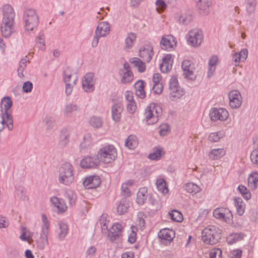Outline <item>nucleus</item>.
<instances>
[{
	"label": "nucleus",
	"mask_w": 258,
	"mask_h": 258,
	"mask_svg": "<svg viewBox=\"0 0 258 258\" xmlns=\"http://www.w3.org/2000/svg\"><path fill=\"white\" fill-rule=\"evenodd\" d=\"M2 11L3 17L1 27V32L4 37L8 38L15 32V13L12 7L9 5H4Z\"/></svg>",
	"instance_id": "nucleus-1"
},
{
	"label": "nucleus",
	"mask_w": 258,
	"mask_h": 258,
	"mask_svg": "<svg viewBox=\"0 0 258 258\" xmlns=\"http://www.w3.org/2000/svg\"><path fill=\"white\" fill-rule=\"evenodd\" d=\"M221 237V230L217 226L210 225L202 231V239L207 244L218 243Z\"/></svg>",
	"instance_id": "nucleus-2"
},
{
	"label": "nucleus",
	"mask_w": 258,
	"mask_h": 258,
	"mask_svg": "<svg viewBox=\"0 0 258 258\" xmlns=\"http://www.w3.org/2000/svg\"><path fill=\"white\" fill-rule=\"evenodd\" d=\"M74 168L69 162L61 164L59 168L58 180L59 183L66 185H70L74 180Z\"/></svg>",
	"instance_id": "nucleus-3"
},
{
	"label": "nucleus",
	"mask_w": 258,
	"mask_h": 258,
	"mask_svg": "<svg viewBox=\"0 0 258 258\" xmlns=\"http://www.w3.org/2000/svg\"><path fill=\"white\" fill-rule=\"evenodd\" d=\"M23 19L25 31H32L39 23V18L36 11L33 9H27L23 13Z\"/></svg>",
	"instance_id": "nucleus-4"
},
{
	"label": "nucleus",
	"mask_w": 258,
	"mask_h": 258,
	"mask_svg": "<svg viewBox=\"0 0 258 258\" xmlns=\"http://www.w3.org/2000/svg\"><path fill=\"white\" fill-rule=\"evenodd\" d=\"M117 156L116 150L112 145L105 146L99 149L97 154L98 162L109 163L114 160Z\"/></svg>",
	"instance_id": "nucleus-5"
},
{
	"label": "nucleus",
	"mask_w": 258,
	"mask_h": 258,
	"mask_svg": "<svg viewBox=\"0 0 258 258\" xmlns=\"http://www.w3.org/2000/svg\"><path fill=\"white\" fill-rule=\"evenodd\" d=\"M162 114V108L155 103L150 104L145 109V116L149 124L156 123Z\"/></svg>",
	"instance_id": "nucleus-6"
},
{
	"label": "nucleus",
	"mask_w": 258,
	"mask_h": 258,
	"mask_svg": "<svg viewBox=\"0 0 258 258\" xmlns=\"http://www.w3.org/2000/svg\"><path fill=\"white\" fill-rule=\"evenodd\" d=\"M203 32L198 29H194L190 30L187 34L188 44L194 46H199L203 40Z\"/></svg>",
	"instance_id": "nucleus-7"
},
{
	"label": "nucleus",
	"mask_w": 258,
	"mask_h": 258,
	"mask_svg": "<svg viewBox=\"0 0 258 258\" xmlns=\"http://www.w3.org/2000/svg\"><path fill=\"white\" fill-rule=\"evenodd\" d=\"M95 79L92 73H87L82 79V88L86 92H92L95 90Z\"/></svg>",
	"instance_id": "nucleus-8"
},
{
	"label": "nucleus",
	"mask_w": 258,
	"mask_h": 258,
	"mask_svg": "<svg viewBox=\"0 0 258 258\" xmlns=\"http://www.w3.org/2000/svg\"><path fill=\"white\" fill-rule=\"evenodd\" d=\"M211 119L212 121L225 120L228 117L229 113L227 110L223 108L211 109L209 114Z\"/></svg>",
	"instance_id": "nucleus-9"
},
{
	"label": "nucleus",
	"mask_w": 258,
	"mask_h": 258,
	"mask_svg": "<svg viewBox=\"0 0 258 258\" xmlns=\"http://www.w3.org/2000/svg\"><path fill=\"white\" fill-rule=\"evenodd\" d=\"M229 105L233 109L240 107L242 103V97L239 91L234 90L229 93Z\"/></svg>",
	"instance_id": "nucleus-10"
},
{
	"label": "nucleus",
	"mask_w": 258,
	"mask_h": 258,
	"mask_svg": "<svg viewBox=\"0 0 258 258\" xmlns=\"http://www.w3.org/2000/svg\"><path fill=\"white\" fill-rule=\"evenodd\" d=\"M181 67L183 71L185 78L194 80L195 79L194 64L189 60H184L182 61Z\"/></svg>",
	"instance_id": "nucleus-11"
},
{
	"label": "nucleus",
	"mask_w": 258,
	"mask_h": 258,
	"mask_svg": "<svg viewBox=\"0 0 258 258\" xmlns=\"http://www.w3.org/2000/svg\"><path fill=\"white\" fill-rule=\"evenodd\" d=\"M139 54L143 60L149 62L154 54L153 47L149 43L145 44L140 48Z\"/></svg>",
	"instance_id": "nucleus-12"
},
{
	"label": "nucleus",
	"mask_w": 258,
	"mask_h": 258,
	"mask_svg": "<svg viewBox=\"0 0 258 258\" xmlns=\"http://www.w3.org/2000/svg\"><path fill=\"white\" fill-rule=\"evenodd\" d=\"M176 45L175 38L172 35L163 36L160 41V46L162 49L170 51Z\"/></svg>",
	"instance_id": "nucleus-13"
},
{
	"label": "nucleus",
	"mask_w": 258,
	"mask_h": 258,
	"mask_svg": "<svg viewBox=\"0 0 258 258\" xmlns=\"http://www.w3.org/2000/svg\"><path fill=\"white\" fill-rule=\"evenodd\" d=\"M213 216L216 219H223L226 222H229L232 218L231 211L227 208H219L213 211Z\"/></svg>",
	"instance_id": "nucleus-14"
},
{
	"label": "nucleus",
	"mask_w": 258,
	"mask_h": 258,
	"mask_svg": "<svg viewBox=\"0 0 258 258\" xmlns=\"http://www.w3.org/2000/svg\"><path fill=\"white\" fill-rule=\"evenodd\" d=\"M2 111L3 112L2 114V120L0 124V132L4 128V124L5 123H7L8 129L12 131L13 129L14 126L13 116L11 112H10V111L3 112V109H2Z\"/></svg>",
	"instance_id": "nucleus-15"
},
{
	"label": "nucleus",
	"mask_w": 258,
	"mask_h": 258,
	"mask_svg": "<svg viewBox=\"0 0 258 258\" xmlns=\"http://www.w3.org/2000/svg\"><path fill=\"white\" fill-rule=\"evenodd\" d=\"M175 232L167 228L161 229L158 233V237L161 239L162 242H170L175 237Z\"/></svg>",
	"instance_id": "nucleus-16"
},
{
	"label": "nucleus",
	"mask_w": 258,
	"mask_h": 258,
	"mask_svg": "<svg viewBox=\"0 0 258 258\" xmlns=\"http://www.w3.org/2000/svg\"><path fill=\"white\" fill-rule=\"evenodd\" d=\"M101 179L98 176L93 175L86 178L83 182V185L88 189L95 188L101 184Z\"/></svg>",
	"instance_id": "nucleus-17"
},
{
	"label": "nucleus",
	"mask_w": 258,
	"mask_h": 258,
	"mask_svg": "<svg viewBox=\"0 0 258 258\" xmlns=\"http://www.w3.org/2000/svg\"><path fill=\"white\" fill-rule=\"evenodd\" d=\"M80 165L83 168H93L99 165V162L97 158L89 156L81 160Z\"/></svg>",
	"instance_id": "nucleus-18"
},
{
	"label": "nucleus",
	"mask_w": 258,
	"mask_h": 258,
	"mask_svg": "<svg viewBox=\"0 0 258 258\" xmlns=\"http://www.w3.org/2000/svg\"><path fill=\"white\" fill-rule=\"evenodd\" d=\"M122 228V225L119 223H115L112 225L108 233V237L111 241H113L119 237Z\"/></svg>",
	"instance_id": "nucleus-19"
},
{
	"label": "nucleus",
	"mask_w": 258,
	"mask_h": 258,
	"mask_svg": "<svg viewBox=\"0 0 258 258\" xmlns=\"http://www.w3.org/2000/svg\"><path fill=\"white\" fill-rule=\"evenodd\" d=\"M163 62L160 65V68L163 73H167L171 70L172 67V55L168 54L165 55L162 59Z\"/></svg>",
	"instance_id": "nucleus-20"
},
{
	"label": "nucleus",
	"mask_w": 258,
	"mask_h": 258,
	"mask_svg": "<svg viewBox=\"0 0 258 258\" xmlns=\"http://www.w3.org/2000/svg\"><path fill=\"white\" fill-rule=\"evenodd\" d=\"M110 26L107 22H100L96 27L95 33L96 35L104 37L109 33Z\"/></svg>",
	"instance_id": "nucleus-21"
},
{
	"label": "nucleus",
	"mask_w": 258,
	"mask_h": 258,
	"mask_svg": "<svg viewBox=\"0 0 258 258\" xmlns=\"http://www.w3.org/2000/svg\"><path fill=\"white\" fill-rule=\"evenodd\" d=\"M123 107L120 103L114 104L111 108V115L112 119L115 122L120 121Z\"/></svg>",
	"instance_id": "nucleus-22"
},
{
	"label": "nucleus",
	"mask_w": 258,
	"mask_h": 258,
	"mask_svg": "<svg viewBox=\"0 0 258 258\" xmlns=\"http://www.w3.org/2000/svg\"><path fill=\"white\" fill-rule=\"evenodd\" d=\"M248 51L246 49H242L239 52L235 53L232 57V60L235 62V66H238L240 61H244L247 58Z\"/></svg>",
	"instance_id": "nucleus-23"
},
{
	"label": "nucleus",
	"mask_w": 258,
	"mask_h": 258,
	"mask_svg": "<svg viewBox=\"0 0 258 258\" xmlns=\"http://www.w3.org/2000/svg\"><path fill=\"white\" fill-rule=\"evenodd\" d=\"M130 207V201L126 198H123L120 200L117 207V212L118 214L122 215L127 211Z\"/></svg>",
	"instance_id": "nucleus-24"
},
{
	"label": "nucleus",
	"mask_w": 258,
	"mask_h": 258,
	"mask_svg": "<svg viewBox=\"0 0 258 258\" xmlns=\"http://www.w3.org/2000/svg\"><path fill=\"white\" fill-rule=\"evenodd\" d=\"M144 81L138 80L134 85L136 95L141 99H143L146 97V93L144 91Z\"/></svg>",
	"instance_id": "nucleus-25"
},
{
	"label": "nucleus",
	"mask_w": 258,
	"mask_h": 258,
	"mask_svg": "<svg viewBox=\"0 0 258 258\" xmlns=\"http://www.w3.org/2000/svg\"><path fill=\"white\" fill-rule=\"evenodd\" d=\"M148 192L146 187L140 188L137 193V202L140 205H143L148 198Z\"/></svg>",
	"instance_id": "nucleus-26"
},
{
	"label": "nucleus",
	"mask_w": 258,
	"mask_h": 258,
	"mask_svg": "<svg viewBox=\"0 0 258 258\" xmlns=\"http://www.w3.org/2000/svg\"><path fill=\"white\" fill-rule=\"evenodd\" d=\"M69 137L70 134L67 130L63 129L61 131L58 143V146L60 148H64L68 144L69 142Z\"/></svg>",
	"instance_id": "nucleus-27"
},
{
	"label": "nucleus",
	"mask_w": 258,
	"mask_h": 258,
	"mask_svg": "<svg viewBox=\"0 0 258 258\" xmlns=\"http://www.w3.org/2000/svg\"><path fill=\"white\" fill-rule=\"evenodd\" d=\"M57 238L59 240H62L68 232V225L63 222L59 224V229L57 230Z\"/></svg>",
	"instance_id": "nucleus-28"
},
{
	"label": "nucleus",
	"mask_w": 258,
	"mask_h": 258,
	"mask_svg": "<svg viewBox=\"0 0 258 258\" xmlns=\"http://www.w3.org/2000/svg\"><path fill=\"white\" fill-rule=\"evenodd\" d=\"M136 34L134 33L131 32L128 34L127 36L124 41V50H128L132 48L136 40Z\"/></svg>",
	"instance_id": "nucleus-29"
},
{
	"label": "nucleus",
	"mask_w": 258,
	"mask_h": 258,
	"mask_svg": "<svg viewBox=\"0 0 258 258\" xmlns=\"http://www.w3.org/2000/svg\"><path fill=\"white\" fill-rule=\"evenodd\" d=\"M225 154L224 150L222 148L214 149L209 153V158L213 160H216L222 157Z\"/></svg>",
	"instance_id": "nucleus-30"
},
{
	"label": "nucleus",
	"mask_w": 258,
	"mask_h": 258,
	"mask_svg": "<svg viewBox=\"0 0 258 258\" xmlns=\"http://www.w3.org/2000/svg\"><path fill=\"white\" fill-rule=\"evenodd\" d=\"M130 62L134 67L138 68V71L143 73L145 71L146 65L140 59L137 57H133L130 59Z\"/></svg>",
	"instance_id": "nucleus-31"
},
{
	"label": "nucleus",
	"mask_w": 258,
	"mask_h": 258,
	"mask_svg": "<svg viewBox=\"0 0 258 258\" xmlns=\"http://www.w3.org/2000/svg\"><path fill=\"white\" fill-rule=\"evenodd\" d=\"M78 106L76 104L69 103L66 104L63 109V113L65 116L70 117L73 113L77 111Z\"/></svg>",
	"instance_id": "nucleus-32"
},
{
	"label": "nucleus",
	"mask_w": 258,
	"mask_h": 258,
	"mask_svg": "<svg viewBox=\"0 0 258 258\" xmlns=\"http://www.w3.org/2000/svg\"><path fill=\"white\" fill-rule=\"evenodd\" d=\"M170 91V98L174 101L180 98L184 94L183 89L180 87L176 88L175 89H171Z\"/></svg>",
	"instance_id": "nucleus-33"
},
{
	"label": "nucleus",
	"mask_w": 258,
	"mask_h": 258,
	"mask_svg": "<svg viewBox=\"0 0 258 258\" xmlns=\"http://www.w3.org/2000/svg\"><path fill=\"white\" fill-rule=\"evenodd\" d=\"M138 144L137 138L133 135L129 136L125 142V146L130 149L136 148Z\"/></svg>",
	"instance_id": "nucleus-34"
},
{
	"label": "nucleus",
	"mask_w": 258,
	"mask_h": 258,
	"mask_svg": "<svg viewBox=\"0 0 258 258\" xmlns=\"http://www.w3.org/2000/svg\"><path fill=\"white\" fill-rule=\"evenodd\" d=\"M258 173L253 172L251 173L248 179V185L252 188L256 189L257 186Z\"/></svg>",
	"instance_id": "nucleus-35"
},
{
	"label": "nucleus",
	"mask_w": 258,
	"mask_h": 258,
	"mask_svg": "<svg viewBox=\"0 0 258 258\" xmlns=\"http://www.w3.org/2000/svg\"><path fill=\"white\" fill-rule=\"evenodd\" d=\"M234 204L238 215H242L244 213L245 208V205L242 199L239 198H235L234 199Z\"/></svg>",
	"instance_id": "nucleus-36"
},
{
	"label": "nucleus",
	"mask_w": 258,
	"mask_h": 258,
	"mask_svg": "<svg viewBox=\"0 0 258 258\" xmlns=\"http://www.w3.org/2000/svg\"><path fill=\"white\" fill-rule=\"evenodd\" d=\"M27 62H29V60H28L26 56L25 58H22L20 61L19 67L18 68L17 72L18 76L20 78L24 77L23 71L27 66Z\"/></svg>",
	"instance_id": "nucleus-37"
},
{
	"label": "nucleus",
	"mask_w": 258,
	"mask_h": 258,
	"mask_svg": "<svg viewBox=\"0 0 258 258\" xmlns=\"http://www.w3.org/2000/svg\"><path fill=\"white\" fill-rule=\"evenodd\" d=\"M16 195L22 201H26L28 199L26 195V191L24 187L18 185L16 186Z\"/></svg>",
	"instance_id": "nucleus-38"
},
{
	"label": "nucleus",
	"mask_w": 258,
	"mask_h": 258,
	"mask_svg": "<svg viewBox=\"0 0 258 258\" xmlns=\"http://www.w3.org/2000/svg\"><path fill=\"white\" fill-rule=\"evenodd\" d=\"M185 189L187 192L192 194H196L201 190V188L197 184L190 182L185 184Z\"/></svg>",
	"instance_id": "nucleus-39"
},
{
	"label": "nucleus",
	"mask_w": 258,
	"mask_h": 258,
	"mask_svg": "<svg viewBox=\"0 0 258 258\" xmlns=\"http://www.w3.org/2000/svg\"><path fill=\"white\" fill-rule=\"evenodd\" d=\"M65 197L68 199L71 206L74 205L76 201V195L71 189L66 190Z\"/></svg>",
	"instance_id": "nucleus-40"
},
{
	"label": "nucleus",
	"mask_w": 258,
	"mask_h": 258,
	"mask_svg": "<svg viewBox=\"0 0 258 258\" xmlns=\"http://www.w3.org/2000/svg\"><path fill=\"white\" fill-rule=\"evenodd\" d=\"M224 136V133L222 132L212 133L210 134L208 140L211 142H217Z\"/></svg>",
	"instance_id": "nucleus-41"
},
{
	"label": "nucleus",
	"mask_w": 258,
	"mask_h": 258,
	"mask_svg": "<svg viewBox=\"0 0 258 258\" xmlns=\"http://www.w3.org/2000/svg\"><path fill=\"white\" fill-rule=\"evenodd\" d=\"M43 122L45 123L46 130H52L55 124V119L52 116H46Z\"/></svg>",
	"instance_id": "nucleus-42"
},
{
	"label": "nucleus",
	"mask_w": 258,
	"mask_h": 258,
	"mask_svg": "<svg viewBox=\"0 0 258 258\" xmlns=\"http://www.w3.org/2000/svg\"><path fill=\"white\" fill-rule=\"evenodd\" d=\"M63 80L64 83L72 82L73 77V73L70 67H67L63 71ZM75 76H76L75 75Z\"/></svg>",
	"instance_id": "nucleus-43"
},
{
	"label": "nucleus",
	"mask_w": 258,
	"mask_h": 258,
	"mask_svg": "<svg viewBox=\"0 0 258 258\" xmlns=\"http://www.w3.org/2000/svg\"><path fill=\"white\" fill-rule=\"evenodd\" d=\"M2 103L4 105V112H8L12 106L13 102L10 97H4L2 99Z\"/></svg>",
	"instance_id": "nucleus-44"
},
{
	"label": "nucleus",
	"mask_w": 258,
	"mask_h": 258,
	"mask_svg": "<svg viewBox=\"0 0 258 258\" xmlns=\"http://www.w3.org/2000/svg\"><path fill=\"white\" fill-rule=\"evenodd\" d=\"M77 81V77L74 76L73 78L72 81L69 83H66V93L67 95H70L73 91L74 86L76 84Z\"/></svg>",
	"instance_id": "nucleus-45"
},
{
	"label": "nucleus",
	"mask_w": 258,
	"mask_h": 258,
	"mask_svg": "<svg viewBox=\"0 0 258 258\" xmlns=\"http://www.w3.org/2000/svg\"><path fill=\"white\" fill-rule=\"evenodd\" d=\"M163 154L162 149L155 148L153 153L149 155V158L152 160H158L161 158Z\"/></svg>",
	"instance_id": "nucleus-46"
},
{
	"label": "nucleus",
	"mask_w": 258,
	"mask_h": 258,
	"mask_svg": "<svg viewBox=\"0 0 258 258\" xmlns=\"http://www.w3.org/2000/svg\"><path fill=\"white\" fill-rule=\"evenodd\" d=\"M256 5L255 0H246V9L249 14H251L254 12Z\"/></svg>",
	"instance_id": "nucleus-47"
},
{
	"label": "nucleus",
	"mask_w": 258,
	"mask_h": 258,
	"mask_svg": "<svg viewBox=\"0 0 258 258\" xmlns=\"http://www.w3.org/2000/svg\"><path fill=\"white\" fill-rule=\"evenodd\" d=\"M169 216L174 221L180 222L182 220V214L177 210H173L169 212Z\"/></svg>",
	"instance_id": "nucleus-48"
},
{
	"label": "nucleus",
	"mask_w": 258,
	"mask_h": 258,
	"mask_svg": "<svg viewBox=\"0 0 258 258\" xmlns=\"http://www.w3.org/2000/svg\"><path fill=\"white\" fill-rule=\"evenodd\" d=\"M36 42L38 44V47L42 49H45V38L43 33L40 32L36 38Z\"/></svg>",
	"instance_id": "nucleus-49"
},
{
	"label": "nucleus",
	"mask_w": 258,
	"mask_h": 258,
	"mask_svg": "<svg viewBox=\"0 0 258 258\" xmlns=\"http://www.w3.org/2000/svg\"><path fill=\"white\" fill-rule=\"evenodd\" d=\"M237 189L245 199L248 200L250 199L251 194L245 186L240 185Z\"/></svg>",
	"instance_id": "nucleus-50"
},
{
	"label": "nucleus",
	"mask_w": 258,
	"mask_h": 258,
	"mask_svg": "<svg viewBox=\"0 0 258 258\" xmlns=\"http://www.w3.org/2000/svg\"><path fill=\"white\" fill-rule=\"evenodd\" d=\"M90 123L93 127L97 128L102 126L103 122L101 118L93 116L90 120Z\"/></svg>",
	"instance_id": "nucleus-51"
},
{
	"label": "nucleus",
	"mask_w": 258,
	"mask_h": 258,
	"mask_svg": "<svg viewBox=\"0 0 258 258\" xmlns=\"http://www.w3.org/2000/svg\"><path fill=\"white\" fill-rule=\"evenodd\" d=\"M133 78L134 75L131 71H125L121 80V82L122 84L128 83L133 80Z\"/></svg>",
	"instance_id": "nucleus-52"
},
{
	"label": "nucleus",
	"mask_w": 258,
	"mask_h": 258,
	"mask_svg": "<svg viewBox=\"0 0 258 258\" xmlns=\"http://www.w3.org/2000/svg\"><path fill=\"white\" fill-rule=\"evenodd\" d=\"M180 24L184 25L189 24L192 20V17L189 15L180 16L178 19Z\"/></svg>",
	"instance_id": "nucleus-53"
},
{
	"label": "nucleus",
	"mask_w": 258,
	"mask_h": 258,
	"mask_svg": "<svg viewBox=\"0 0 258 258\" xmlns=\"http://www.w3.org/2000/svg\"><path fill=\"white\" fill-rule=\"evenodd\" d=\"M149 201L151 205L156 210H159L161 208V205L159 200L156 199L153 196H151L149 198Z\"/></svg>",
	"instance_id": "nucleus-54"
},
{
	"label": "nucleus",
	"mask_w": 258,
	"mask_h": 258,
	"mask_svg": "<svg viewBox=\"0 0 258 258\" xmlns=\"http://www.w3.org/2000/svg\"><path fill=\"white\" fill-rule=\"evenodd\" d=\"M197 6L200 9L203 10V14H206L208 13V9L209 7L211 6V3L210 1L207 0L204 4V6H203V8H202V0H199L198 2H197Z\"/></svg>",
	"instance_id": "nucleus-55"
},
{
	"label": "nucleus",
	"mask_w": 258,
	"mask_h": 258,
	"mask_svg": "<svg viewBox=\"0 0 258 258\" xmlns=\"http://www.w3.org/2000/svg\"><path fill=\"white\" fill-rule=\"evenodd\" d=\"M121 194L124 198H127L131 196V191L128 188L127 183H123L121 187Z\"/></svg>",
	"instance_id": "nucleus-56"
},
{
	"label": "nucleus",
	"mask_w": 258,
	"mask_h": 258,
	"mask_svg": "<svg viewBox=\"0 0 258 258\" xmlns=\"http://www.w3.org/2000/svg\"><path fill=\"white\" fill-rule=\"evenodd\" d=\"M222 251L219 248L212 249L210 253V258H221Z\"/></svg>",
	"instance_id": "nucleus-57"
},
{
	"label": "nucleus",
	"mask_w": 258,
	"mask_h": 258,
	"mask_svg": "<svg viewBox=\"0 0 258 258\" xmlns=\"http://www.w3.org/2000/svg\"><path fill=\"white\" fill-rule=\"evenodd\" d=\"M91 143V136L89 134L85 135L84 137V142L81 145V148H86L89 146Z\"/></svg>",
	"instance_id": "nucleus-58"
},
{
	"label": "nucleus",
	"mask_w": 258,
	"mask_h": 258,
	"mask_svg": "<svg viewBox=\"0 0 258 258\" xmlns=\"http://www.w3.org/2000/svg\"><path fill=\"white\" fill-rule=\"evenodd\" d=\"M132 231L131 233L130 234V235L128 236V241L131 243H134L135 242L136 240V230H137L136 227L134 226L131 227Z\"/></svg>",
	"instance_id": "nucleus-59"
},
{
	"label": "nucleus",
	"mask_w": 258,
	"mask_h": 258,
	"mask_svg": "<svg viewBox=\"0 0 258 258\" xmlns=\"http://www.w3.org/2000/svg\"><path fill=\"white\" fill-rule=\"evenodd\" d=\"M156 5L157 6L156 10L159 13L162 12L166 7L164 1L163 0H157Z\"/></svg>",
	"instance_id": "nucleus-60"
},
{
	"label": "nucleus",
	"mask_w": 258,
	"mask_h": 258,
	"mask_svg": "<svg viewBox=\"0 0 258 258\" xmlns=\"http://www.w3.org/2000/svg\"><path fill=\"white\" fill-rule=\"evenodd\" d=\"M96 248L94 246L89 247L86 252L87 258H93L96 253Z\"/></svg>",
	"instance_id": "nucleus-61"
},
{
	"label": "nucleus",
	"mask_w": 258,
	"mask_h": 258,
	"mask_svg": "<svg viewBox=\"0 0 258 258\" xmlns=\"http://www.w3.org/2000/svg\"><path fill=\"white\" fill-rule=\"evenodd\" d=\"M169 85L170 90L171 89H175V88L179 87L177 79L175 77H172L171 78L169 83Z\"/></svg>",
	"instance_id": "nucleus-62"
},
{
	"label": "nucleus",
	"mask_w": 258,
	"mask_h": 258,
	"mask_svg": "<svg viewBox=\"0 0 258 258\" xmlns=\"http://www.w3.org/2000/svg\"><path fill=\"white\" fill-rule=\"evenodd\" d=\"M250 160L253 164L258 165V149L254 150L251 152Z\"/></svg>",
	"instance_id": "nucleus-63"
},
{
	"label": "nucleus",
	"mask_w": 258,
	"mask_h": 258,
	"mask_svg": "<svg viewBox=\"0 0 258 258\" xmlns=\"http://www.w3.org/2000/svg\"><path fill=\"white\" fill-rule=\"evenodd\" d=\"M33 88V84L29 81H27L23 84L22 88L23 91L26 93L30 92Z\"/></svg>",
	"instance_id": "nucleus-64"
}]
</instances>
